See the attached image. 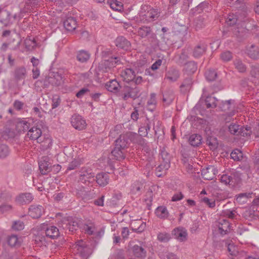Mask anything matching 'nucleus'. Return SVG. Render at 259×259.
<instances>
[{
    "instance_id": "nucleus-41",
    "label": "nucleus",
    "mask_w": 259,
    "mask_h": 259,
    "mask_svg": "<svg viewBox=\"0 0 259 259\" xmlns=\"http://www.w3.org/2000/svg\"><path fill=\"white\" fill-rule=\"evenodd\" d=\"M201 137L198 134L191 135L189 139V142L191 145L194 147L198 146L201 143Z\"/></svg>"
},
{
    "instance_id": "nucleus-31",
    "label": "nucleus",
    "mask_w": 259,
    "mask_h": 259,
    "mask_svg": "<svg viewBox=\"0 0 259 259\" xmlns=\"http://www.w3.org/2000/svg\"><path fill=\"white\" fill-rule=\"evenodd\" d=\"M82 229L85 234L92 235L94 234L96 231V227L94 222L89 221L86 223L83 224Z\"/></svg>"
},
{
    "instance_id": "nucleus-43",
    "label": "nucleus",
    "mask_w": 259,
    "mask_h": 259,
    "mask_svg": "<svg viewBox=\"0 0 259 259\" xmlns=\"http://www.w3.org/2000/svg\"><path fill=\"white\" fill-rule=\"evenodd\" d=\"M232 179V183H234L236 185L238 184L241 181V172L239 170H233L230 172Z\"/></svg>"
},
{
    "instance_id": "nucleus-13",
    "label": "nucleus",
    "mask_w": 259,
    "mask_h": 259,
    "mask_svg": "<svg viewBox=\"0 0 259 259\" xmlns=\"http://www.w3.org/2000/svg\"><path fill=\"white\" fill-rule=\"evenodd\" d=\"M217 225L219 232L222 235L227 234L230 230V223L226 219H219Z\"/></svg>"
},
{
    "instance_id": "nucleus-48",
    "label": "nucleus",
    "mask_w": 259,
    "mask_h": 259,
    "mask_svg": "<svg viewBox=\"0 0 259 259\" xmlns=\"http://www.w3.org/2000/svg\"><path fill=\"white\" fill-rule=\"evenodd\" d=\"M205 76L208 81H212L215 80L217 76V74L214 70L208 69L205 71Z\"/></svg>"
},
{
    "instance_id": "nucleus-17",
    "label": "nucleus",
    "mask_w": 259,
    "mask_h": 259,
    "mask_svg": "<svg viewBox=\"0 0 259 259\" xmlns=\"http://www.w3.org/2000/svg\"><path fill=\"white\" fill-rule=\"evenodd\" d=\"M121 76L126 82H132L136 76L135 72L131 68H126L121 72Z\"/></svg>"
},
{
    "instance_id": "nucleus-26",
    "label": "nucleus",
    "mask_w": 259,
    "mask_h": 259,
    "mask_svg": "<svg viewBox=\"0 0 259 259\" xmlns=\"http://www.w3.org/2000/svg\"><path fill=\"white\" fill-rule=\"evenodd\" d=\"M147 12H145L146 13V16L148 18L149 22H152L156 20L159 16V13L157 9H154L150 7L146 6Z\"/></svg>"
},
{
    "instance_id": "nucleus-16",
    "label": "nucleus",
    "mask_w": 259,
    "mask_h": 259,
    "mask_svg": "<svg viewBox=\"0 0 259 259\" xmlns=\"http://www.w3.org/2000/svg\"><path fill=\"white\" fill-rule=\"evenodd\" d=\"M11 13L5 8L0 7V22L5 25L12 23Z\"/></svg>"
},
{
    "instance_id": "nucleus-21",
    "label": "nucleus",
    "mask_w": 259,
    "mask_h": 259,
    "mask_svg": "<svg viewBox=\"0 0 259 259\" xmlns=\"http://www.w3.org/2000/svg\"><path fill=\"white\" fill-rule=\"evenodd\" d=\"M96 181L100 187H105L109 183V176L108 174L105 172L98 174L96 176Z\"/></svg>"
},
{
    "instance_id": "nucleus-27",
    "label": "nucleus",
    "mask_w": 259,
    "mask_h": 259,
    "mask_svg": "<svg viewBox=\"0 0 259 259\" xmlns=\"http://www.w3.org/2000/svg\"><path fill=\"white\" fill-rule=\"evenodd\" d=\"M160 155L161 157V161L164 163V167L165 168H169L170 167L171 156L169 153L163 148L161 150Z\"/></svg>"
},
{
    "instance_id": "nucleus-9",
    "label": "nucleus",
    "mask_w": 259,
    "mask_h": 259,
    "mask_svg": "<svg viewBox=\"0 0 259 259\" xmlns=\"http://www.w3.org/2000/svg\"><path fill=\"white\" fill-rule=\"evenodd\" d=\"M233 33L238 41H242L247 37L248 30L242 26H237L234 28Z\"/></svg>"
},
{
    "instance_id": "nucleus-1",
    "label": "nucleus",
    "mask_w": 259,
    "mask_h": 259,
    "mask_svg": "<svg viewBox=\"0 0 259 259\" xmlns=\"http://www.w3.org/2000/svg\"><path fill=\"white\" fill-rule=\"evenodd\" d=\"M106 88L110 92L116 94L124 101L129 98L135 99L140 96V89L138 87H131L128 85H122L116 79H112L106 83Z\"/></svg>"
},
{
    "instance_id": "nucleus-59",
    "label": "nucleus",
    "mask_w": 259,
    "mask_h": 259,
    "mask_svg": "<svg viewBox=\"0 0 259 259\" xmlns=\"http://www.w3.org/2000/svg\"><path fill=\"white\" fill-rule=\"evenodd\" d=\"M38 3V0H26L25 9L28 10L30 8L35 7Z\"/></svg>"
},
{
    "instance_id": "nucleus-56",
    "label": "nucleus",
    "mask_w": 259,
    "mask_h": 259,
    "mask_svg": "<svg viewBox=\"0 0 259 259\" xmlns=\"http://www.w3.org/2000/svg\"><path fill=\"white\" fill-rule=\"evenodd\" d=\"M7 242L8 244L11 246H16L19 244L17 236L14 235L8 237Z\"/></svg>"
},
{
    "instance_id": "nucleus-38",
    "label": "nucleus",
    "mask_w": 259,
    "mask_h": 259,
    "mask_svg": "<svg viewBox=\"0 0 259 259\" xmlns=\"http://www.w3.org/2000/svg\"><path fill=\"white\" fill-rule=\"evenodd\" d=\"M48 80L49 83L55 86H59L63 82L62 75L58 73H55L53 77L50 76Z\"/></svg>"
},
{
    "instance_id": "nucleus-62",
    "label": "nucleus",
    "mask_w": 259,
    "mask_h": 259,
    "mask_svg": "<svg viewBox=\"0 0 259 259\" xmlns=\"http://www.w3.org/2000/svg\"><path fill=\"white\" fill-rule=\"evenodd\" d=\"M237 19L236 16L233 14H230L228 16L226 19V23L230 26L235 24L237 22Z\"/></svg>"
},
{
    "instance_id": "nucleus-63",
    "label": "nucleus",
    "mask_w": 259,
    "mask_h": 259,
    "mask_svg": "<svg viewBox=\"0 0 259 259\" xmlns=\"http://www.w3.org/2000/svg\"><path fill=\"white\" fill-rule=\"evenodd\" d=\"M61 100L59 96L55 95L53 96L52 98V109L57 108L60 104Z\"/></svg>"
},
{
    "instance_id": "nucleus-10",
    "label": "nucleus",
    "mask_w": 259,
    "mask_h": 259,
    "mask_svg": "<svg viewBox=\"0 0 259 259\" xmlns=\"http://www.w3.org/2000/svg\"><path fill=\"white\" fill-rule=\"evenodd\" d=\"M44 213V207L40 205H31L28 210V214L30 217L34 219L41 217Z\"/></svg>"
},
{
    "instance_id": "nucleus-46",
    "label": "nucleus",
    "mask_w": 259,
    "mask_h": 259,
    "mask_svg": "<svg viewBox=\"0 0 259 259\" xmlns=\"http://www.w3.org/2000/svg\"><path fill=\"white\" fill-rule=\"evenodd\" d=\"M252 193H242L238 195L236 198V201L240 203H244L247 202V199L251 198Z\"/></svg>"
},
{
    "instance_id": "nucleus-11",
    "label": "nucleus",
    "mask_w": 259,
    "mask_h": 259,
    "mask_svg": "<svg viewBox=\"0 0 259 259\" xmlns=\"http://www.w3.org/2000/svg\"><path fill=\"white\" fill-rule=\"evenodd\" d=\"M43 229L45 231V234L47 237L52 239L57 238L60 235L59 229L54 226H46L44 225Z\"/></svg>"
},
{
    "instance_id": "nucleus-37",
    "label": "nucleus",
    "mask_w": 259,
    "mask_h": 259,
    "mask_svg": "<svg viewBox=\"0 0 259 259\" xmlns=\"http://www.w3.org/2000/svg\"><path fill=\"white\" fill-rule=\"evenodd\" d=\"M206 24V17L204 16H199L194 21V26L197 30L204 28Z\"/></svg>"
},
{
    "instance_id": "nucleus-18",
    "label": "nucleus",
    "mask_w": 259,
    "mask_h": 259,
    "mask_svg": "<svg viewBox=\"0 0 259 259\" xmlns=\"http://www.w3.org/2000/svg\"><path fill=\"white\" fill-rule=\"evenodd\" d=\"M120 62V58L117 57H111L107 59L104 60L103 66L105 67L106 71H108V70H110L111 68L115 67L116 64H118Z\"/></svg>"
},
{
    "instance_id": "nucleus-51",
    "label": "nucleus",
    "mask_w": 259,
    "mask_h": 259,
    "mask_svg": "<svg viewBox=\"0 0 259 259\" xmlns=\"http://www.w3.org/2000/svg\"><path fill=\"white\" fill-rule=\"evenodd\" d=\"M156 103V94H151L150 98L147 102V106H152V108H149V111H153L155 109Z\"/></svg>"
},
{
    "instance_id": "nucleus-36",
    "label": "nucleus",
    "mask_w": 259,
    "mask_h": 259,
    "mask_svg": "<svg viewBox=\"0 0 259 259\" xmlns=\"http://www.w3.org/2000/svg\"><path fill=\"white\" fill-rule=\"evenodd\" d=\"M192 84V78L190 75H188V76L185 77L180 86L181 91L186 92L189 91L191 89Z\"/></svg>"
},
{
    "instance_id": "nucleus-44",
    "label": "nucleus",
    "mask_w": 259,
    "mask_h": 259,
    "mask_svg": "<svg viewBox=\"0 0 259 259\" xmlns=\"http://www.w3.org/2000/svg\"><path fill=\"white\" fill-rule=\"evenodd\" d=\"M146 16V13L145 12H141L138 16L135 17V20L136 22L138 24H146L149 23V20Z\"/></svg>"
},
{
    "instance_id": "nucleus-58",
    "label": "nucleus",
    "mask_w": 259,
    "mask_h": 259,
    "mask_svg": "<svg viewBox=\"0 0 259 259\" xmlns=\"http://www.w3.org/2000/svg\"><path fill=\"white\" fill-rule=\"evenodd\" d=\"M220 58L224 62H228L232 59V54L231 52L226 51L221 54Z\"/></svg>"
},
{
    "instance_id": "nucleus-6",
    "label": "nucleus",
    "mask_w": 259,
    "mask_h": 259,
    "mask_svg": "<svg viewBox=\"0 0 259 259\" xmlns=\"http://www.w3.org/2000/svg\"><path fill=\"white\" fill-rule=\"evenodd\" d=\"M70 121L72 125L78 130L84 129L87 125L85 120L78 114H75L73 115L70 119Z\"/></svg>"
},
{
    "instance_id": "nucleus-28",
    "label": "nucleus",
    "mask_w": 259,
    "mask_h": 259,
    "mask_svg": "<svg viewBox=\"0 0 259 259\" xmlns=\"http://www.w3.org/2000/svg\"><path fill=\"white\" fill-rule=\"evenodd\" d=\"M197 69V64L194 61L187 62L184 66L183 71L184 74L190 75L194 73Z\"/></svg>"
},
{
    "instance_id": "nucleus-61",
    "label": "nucleus",
    "mask_w": 259,
    "mask_h": 259,
    "mask_svg": "<svg viewBox=\"0 0 259 259\" xmlns=\"http://www.w3.org/2000/svg\"><path fill=\"white\" fill-rule=\"evenodd\" d=\"M235 68L240 72H244L246 70V67L241 61L236 60L234 61Z\"/></svg>"
},
{
    "instance_id": "nucleus-54",
    "label": "nucleus",
    "mask_w": 259,
    "mask_h": 259,
    "mask_svg": "<svg viewBox=\"0 0 259 259\" xmlns=\"http://www.w3.org/2000/svg\"><path fill=\"white\" fill-rule=\"evenodd\" d=\"M143 187V185L139 182H136L133 184L131 187V191L134 194H139L141 190Z\"/></svg>"
},
{
    "instance_id": "nucleus-32",
    "label": "nucleus",
    "mask_w": 259,
    "mask_h": 259,
    "mask_svg": "<svg viewBox=\"0 0 259 259\" xmlns=\"http://www.w3.org/2000/svg\"><path fill=\"white\" fill-rule=\"evenodd\" d=\"M152 32V28L147 26H142L138 29L137 34L142 38H147Z\"/></svg>"
},
{
    "instance_id": "nucleus-22",
    "label": "nucleus",
    "mask_w": 259,
    "mask_h": 259,
    "mask_svg": "<svg viewBox=\"0 0 259 259\" xmlns=\"http://www.w3.org/2000/svg\"><path fill=\"white\" fill-rule=\"evenodd\" d=\"M116 47L118 48L127 50L130 48L131 43L123 36H119L117 37L115 41Z\"/></svg>"
},
{
    "instance_id": "nucleus-35",
    "label": "nucleus",
    "mask_w": 259,
    "mask_h": 259,
    "mask_svg": "<svg viewBox=\"0 0 259 259\" xmlns=\"http://www.w3.org/2000/svg\"><path fill=\"white\" fill-rule=\"evenodd\" d=\"M174 98L175 95L172 90H167L163 94L162 101L166 105L170 104Z\"/></svg>"
},
{
    "instance_id": "nucleus-14",
    "label": "nucleus",
    "mask_w": 259,
    "mask_h": 259,
    "mask_svg": "<svg viewBox=\"0 0 259 259\" xmlns=\"http://www.w3.org/2000/svg\"><path fill=\"white\" fill-rule=\"evenodd\" d=\"M64 27L68 31H74L77 26V22L75 18L68 16L63 22Z\"/></svg>"
},
{
    "instance_id": "nucleus-52",
    "label": "nucleus",
    "mask_w": 259,
    "mask_h": 259,
    "mask_svg": "<svg viewBox=\"0 0 259 259\" xmlns=\"http://www.w3.org/2000/svg\"><path fill=\"white\" fill-rule=\"evenodd\" d=\"M231 157L234 160L240 161L243 158V153L238 149H235L231 153Z\"/></svg>"
},
{
    "instance_id": "nucleus-39",
    "label": "nucleus",
    "mask_w": 259,
    "mask_h": 259,
    "mask_svg": "<svg viewBox=\"0 0 259 259\" xmlns=\"http://www.w3.org/2000/svg\"><path fill=\"white\" fill-rule=\"evenodd\" d=\"M188 59V55L185 51L182 52L180 54H178L175 57L176 62L179 65H185Z\"/></svg>"
},
{
    "instance_id": "nucleus-23",
    "label": "nucleus",
    "mask_w": 259,
    "mask_h": 259,
    "mask_svg": "<svg viewBox=\"0 0 259 259\" xmlns=\"http://www.w3.org/2000/svg\"><path fill=\"white\" fill-rule=\"evenodd\" d=\"M246 52L248 56L251 59H257L259 58V49L258 47L255 45L252 44L247 47Z\"/></svg>"
},
{
    "instance_id": "nucleus-64",
    "label": "nucleus",
    "mask_w": 259,
    "mask_h": 259,
    "mask_svg": "<svg viewBox=\"0 0 259 259\" xmlns=\"http://www.w3.org/2000/svg\"><path fill=\"white\" fill-rule=\"evenodd\" d=\"M163 259H180L179 257L173 252H165Z\"/></svg>"
},
{
    "instance_id": "nucleus-57",
    "label": "nucleus",
    "mask_w": 259,
    "mask_h": 259,
    "mask_svg": "<svg viewBox=\"0 0 259 259\" xmlns=\"http://www.w3.org/2000/svg\"><path fill=\"white\" fill-rule=\"evenodd\" d=\"M24 224L20 220L14 221L12 225V228L16 231H20L24 229Z\"/></svg>"
},
{
    "instance_id": "nucleus-20",
    "label": "nucleus",
    "mask_w": 259,
    "mask_h": 259,
    "mask_svg": "<svg viewBox=\"0 0 259 259\" xmlns=\"http://www.w3.org/2000/svg\"><path fill=\"white\" fill-rule=\"evenodd\" d=\"M207 46L204 42H200L194 48L193 55L195 58H199L206 51Z\"/></svg>"
},
{
    "instance_id": "nucleus-30",
    "label": "nucleus",
    "mask_w": 259,
    "mask_h": 259,
    "mask_svg": "<svg viewBox=\"0 0 259 259\" xmlns=\"http://www.w3.org/2000/svg\"><path fill=\"white\" fill-rule=\"evenodd\" d=\"M126 151V150L121 149V148H119L115 146L113 150L111 151V155L113 156L115 159L120 161L124 159Z\"/></svg>"
},
{
    "instance_id": "nucleus-25",
    "label": "nucleus",
    "mask_w": 259,
    "mask_h": 259,
    "mask_svg": "<svg viewBox=\"0 0 259 259\" xmlns=\"http://www.w3.org/2000/svg\"><path fill=\"white\" fill-rule=\"evenodd\" d=\"M180 76V73L179 70L175 68H171L166 73L165 78L172 82H174L178 80Z\"/></svg>"
},
{
    "instance_id": "nucleus-60",
    "label": "nucleus",
    "mask_w": 259,
    "mask_h": 259,
    "mask_svg": "<svg viewBox=\"0 0 259 259\" xmlns=\"http://www.w3.org/2000/svg\"><path fill=\"white\" fill-rule=\"evenodd\" d=\"M157 238L161 242H166L169 241L170 237L168 233L163 232L159 233L157 235Z\"/></svg>"
},
{
    "instance_id": "nucleus-50",
    "label": "nucleus",
    "mask_w": 259,
    "mask_h": 259,
    "mask_svg": "<svg viewBox=\"0 0 259 259\" xmlns=\"http://www.w3.org/2000/svg\"><path fill=\"white\" fill-rule=\"evenodd\" d=\"M11 194L6 190H0V202L7 201L11 199Z\"/></svg>"
},
{
    "instance_id": "nucleus-15",
    "label": "nucleus",
    "mask_w": 259,
    "mask_h": 259,
    "mask_svg": "<svg viewBox=\"0 0 259 259\" xmlns=\"http://www.w3.org/2000/svg\"><path fill=\"white\" fill-rule=\"evenodd\" d=\"M228 130L231 134L234 135H240L242 136H245L249 135L247 132H245L244 128L242 126L235 123H231L228 126Z\"/></svg>"
},
{
    "instance_id": "nucleus-29",
    "label": "nucleus",
    "mask_w": 259,
    "mask_h": 259,
    "mask_svg": "<svg viewBox=\"0 0 259 259\" xmlns=\"http://www.w3.org/2000/svg\"><path fill=\"white\" fill-rule=\"evenodd\" d=\"M175 237L178 240L184 241L186 240L187 237V230L184 228L175 229L173 231Z\"/></svg>"
},
{
    "instance_id": "nucleus-53",
    "label": "nucleus",
    "mask_w": 259,
    "mask_h": 259,
    "mask_svg": "<svg viewBox=\"0 0 259 259\" xmlns=\"http://www.w3.org/2000/svg\"><path fill=\"white\" fill-rule=\"evenodd\" d=\"M110 6L111 8L114 11L120 12L123 9L121 3L116 0L112 1L110 4Z\"/></svg>"
},
{
    "instance_id": "nucleus-33",
    "label": "nucleus",
    "mask_w": 259,
    "mask_h": 259,
    "mask_svg": "<svg viewBox=\"0 0 259 259\" xmlns=\"http://www.w3.org/2000/svg\"><path fill=\"white\" fill-rule=\"evenodd\" d=\"M76 58L80 63H86L90 58V53L84 50H80L76 52Z\"/></svg>"
},
{
    "instance_id": "nucleus-47",
    "label": "nucleus",
    "mask_w": 259,
    "mask_h": 259,
    "mask_svg": "<svg viewBox=\"0 0 259 259\" xmlns=\"http://www.w3.org/2000/svg\"><path fill=\"white\" fill-rule=\"evenodd\" d=\"M40 144L41 148L44 150L49 148L52 146V140L49 137H41V141L38 142Z\"/></svg>"
},
{
    "instance_id": "nucleus-34",
    "label": "nucleus",
    "mask_w": 259,
    "mask_h": 259,
    "mask_svg": "<svg viewBox=\"0 0 259 259\" xmlns=\"http://www.w3.org/2000/svg\"><path fill=\"white\" fill-rule=\"evenodd\" d=\"M156 216L161 219H167L169 216V212L164 206H158L155 210Z\"/></svg>"
},
{
    "instance_id": "nucleus-8",
    "label": "nucleus",
    "mask_w": 259,
    "mask_h": 259,
    "mask_svg": "<svg viewBox=\"0 0 259 259\" xmlns=\"http://www.w3.org/2000/svg\"><path fill=\"white\" fill-rule=\"evenodd\" d=\"M218 173L217 169L212 165H209L201 170L202 178L206 180H211Z\"/></svg>"
},
{
    "instance_id": "nucleus-3",
    "label": "nucleus",
    "mask_w": 259,
    "mask_h": 259,
    "mask_svg": "<svg viewBox=\"0 0 259 259\" xmlns=\"http://www.w3.org/2000/svg\"><path fill=\"white\" fill-rule=\"evenodd\" d=\"M74 253L85 257L91 253V250L85 242L82 240L76 242L73 248Z\"/></svg>"
},
{
    "instance_id": "nucleus-4",
    "label": "nucleus",
    "mask_w": 259,
    "mask_h": 259,
    "mask_svg": "<svg viewBox=\"0 0 259 259\" xmlns=\"http://www.w3.org/2000/svg\"><path fill=\"white\" fill-rule=\"evenodd\" d=\"M79 172L78 181L83 184H87V182L90 183V180L94 179L95 177V174L93 172L92 169L89 167H82Z\"/></svg>"
},
{
    "instance_id": "nucleus-45",
    "label": "nucleus",
    "mask_w": 259,
    "mask_h": 259,
    "mask_svg": "<svg viewBox=\"0 0 259 259\" xmlns=\"http://www.w3.org/2000/svg\"><path fill=\"white\" fill-rule=\"evenodd\" d=\"M218 101L214 97L208 96L205 100V105L207 108H215L217 106Z\"/></svg>"
},
{
    "instance_id": "nucleus-19",
    "label": "nucleus",
    "mask_w": 259,
    "mask_h": 259,
    "mask_svg": "<svg viewBox=\"0 0 259 259\" xmlns=\"http://www.w3.org/2000/svg\"><path fill=\"white\" fill-rule=\"evenodd\" d=\"M27 75L26 69L24 66L17 67L14 71V77L17 81L24 79Z\"/></svg>"
},
{
    "instance_id": "nucleus-12",
    "label": "nucleus",
    "mask_w": 259,
    "mask_h": 259,
    "mask_svg": "<svg viewBox=\"0 0 259 259\" xmlns=\"http://www.w3.org/2000/svg\"><path fill=\"white\" fill-rule=\"evenodd\" d=\"M33 199L31 193H23L20 194L16 198V202L20 205H25L30 203Z\"/></svg>"
},
{
    "instance_id": "nucleus-2",
    "label": "nucleus",
    "mask_w": 259,
    "mask_h": 259,
    "mask_svg": "<svg viewBox=\"0 0 259 259\" xmlns=\"http://www.w3.org/2000/svg\"><path fill=\"white\" fill-rule=\"evenodd\" d=\"M59 227L64 230H68L73 232L79 227V221L77 219L72 217L63 218L58 223Z\"/></svg>"
},
{
    "instance_id": "nucleus-49",
    "label": "nucleus",
    "mask_w": 259,
    "mask_h": 259,
    "mask_svg": "<svg viewBox=\"0 0 259 259\" xmlns=\"http://www.w3.org/2000/svg\"><path fill=\"white\" fill-rule=\"evenodd\" d=\"M10 153V150L7 145L3 144H0V158H5Z\"/></svg>"
},
{
    "instance_id": "nucleus-7",
    "label": "nucleus",
    "mask_w": 259,
    "mask_h": 259,
    "mask_svg": "<svg viewBox=\"0 0 259 259\" xmlns=\"http://www.w3.org/2000/svg\"><path fill=\"white\" fill-rule=\"evenodd\" d=\"M39 169L42 175H47L51 171V163L49 158L47 156L42 157L38 162Z\"/></svg>"
},
{
    "instance_id": "nucleus-40",
    "label": "nucleus",
    "mask_w": 259,
    "mask_h": 259,
    "mask_svg": "<svg viewBox=\"0 0 259 259\" xmlns=\"http://www.w3.org/2000/svg\"><path fill=\"white\" fill-rule=\"evenodd\" d=\"M115 146L121 149L126 150L127 148V140L124 136L120 135L119 137L115 141Z\"/></svg>"
},
{
    "instance_id": "nucleus-24",
    "label": "nucleus",
    "mask_w": 259,
    "mask_h": 259,
    "mask_svg": "<svg viewBox=\"0 0 259 259\" xmlns=\"http://www.w3.org/2000/svg\"><path fill=\"white\" fill-rule=\"evenodd\" d=\"M132 250L133 254L136 257L144 259L146 256V251L141 246L134 245L132 248Z\"/></svg>"
},
{
    "instance_id": "nucleus-42",
    "label": "nucleus",
    "mask_w": 259,
    "mask_h": 259,
    "mask_svg": "<svg viewBox=\"0 0 259 259\" xmlns=\"http://www.w3.org/2000/svg\"><path fill=\"white\" fill-rule=\"evenodd\" d=\"M83 163V160L80 158L73 159L70 162L66 170H71L76 169Z\"/></svg>"
},
{
    "instance_id": "nucleus-55",
    "label": "nucleus",
    "mask_w": 259,
    "mask_h": 259,
    "mask_svg": "<svg viewBox=\"0 0 259 259\" xmlns=\"http://www.w3.org/2000/svg\"><path fill=\"white\" fill-rule=\"evenodd\" d=\"M17 127L19 128L20 131H22L25 132L28 131L30 128V123L25 120L20 121L18 124Z\"/></svg>"
},
{
    "instance_id": "nucleus-5",
    "label": "nucleus",
    "mask_w": 259,
    "mask_h": 259,
    "mask_svg": "<svg viewBox=\"0 0 259 259\" xmlns=\"http://www.w3.org/2000/svg\"><path fill=\"white\" fill-rule=\"evenodd\" d=\"M41 130L37 126H34L30 127L27 132L25 139L26 140L28 139L32 141L36 140L37 142H40L41 141Z\"/></svg>"
}]
</instances>
